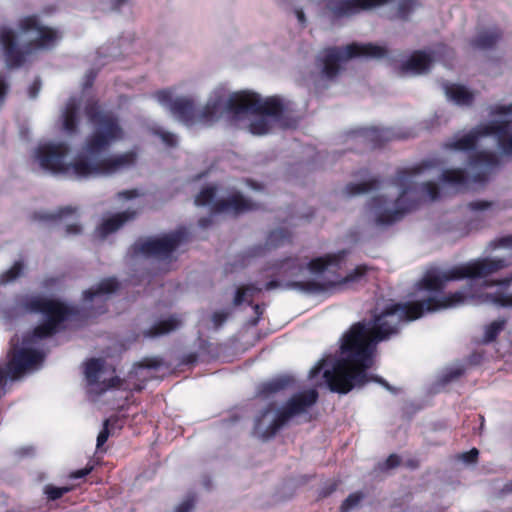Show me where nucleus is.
<instances>
[{
    "label": "nucleus",
    "instance_id": "1a4fd4ad",
    "mask_svg": "<svg viewBox=\"0 0 512 512\" xmlns=\"http://www.w3.org/2000/svg\"><path fill=\"white\" fill-rule=\"evenodd\" d=\"M69 152L70 147L67 143H48L38 147L36 157L40 166L45 170L54 174L74 175L77 178L82 179L74 165L78 158L86 156L85 143L74 159L70 163H67L65 160Z\"/></svg>",
    "mask_w": 512,
    "mask_h": 512
},
{
    "label": "nucleus",
    "instance_id": "4468645a",
    "mask_svg": "<svg viewBox=\"0 0 512 512\" xmlns=\"http://www.w3.org/2000/svg\"><path fill=\"white\" fill-rule=\"evenodd\" d=\"M114 369L105 365L102 359H91L86 363L85 377L90 385H100L99 392L121 386V379L112 376Z\"/></svg>",
    "mask_w": 512,
    "mask_h": 512
},
{
    "label": "nucleus",
    "instance_id": "8fccbe9b",
    "mask_svg": "<svg viewBox=\"0 0 512 512\" xmlns=\"http://www.w3.org/2000/svg\"><path fill=\"white\" fill-rule=\"evenodd\" d=\"M496 247L507 249L509 251V257L512 258V236H506L499 239Z\"/></svg>",
    "mask_w": 512,
    "mask_h": 512
},
{
    "label": "nucleus",
    "instance_id": "c03bdc74",
    "mask_svg": "<svg viewBox=\"0 0 512 512\" xmlns=\"http://www.w3.org/2000/svg\"><path fill=\"white\" fill-rule=\"evenodd\" d=\"M286 240V235L284 233V230L282 228H278L274 230L269 238H268V244L270 246H277L281 243H283Z\"/></svg>",
    "mask_w": 512,
    "mask_h": 512
},
{
    "label": "nucleus",
    "instance_id": "c85d7f7f",
    "mask_svg": "<svg viewBox=\"0 0 512 512\" xmlns=\"http://www.w3.org/2000/svg\"><path fill=\"white\" fill-rule=\"evenodd\" d=\"M344 254L345 252L342 251L337 254H328L324 257L316 258L309 263V270L313 274H322L334 271V269L339 266Z\"/></svg>",
    "mask_w": 512,
    "mask_h": 512
},
{
    "label": "nucleus",
    "instance_id": "774afa93",
    "mask_svg": "<svg viewBox=\"0 0 512 512\" xmlns=\"http://www.w3.org/2000/svg\"><path fill=\"white\" fill-rule=\"evenodd\" d=\"M68 233H73V234H77L80 232V229H79V226L77 225H74V226H68V230H67Z\"/></svg>",
    "mask_w": 512,
    "mask_h": 512
},
{
    "label": "nucleus",
    "instance_id": "ddd939ff",
    "mask_svg": "<svg viewBox=\"0 0 512 512\" xmlns=\"http://www.w3.org/2000/svg\"><path fill=\"white\" fill-rule=\"evenodd\" d=\"M512 281V275L498 282L483 281L481 285H477L472 281L467 285H472L470 293L489 295V298L495 299L484 302L483 304H495L502 307H512V293L507 292V287ZM479 303L478 305H480Z\"/></svg>",
    "mask_w": 512,
    "mask_h": 512
},
{
    "label": "nucleus",
    "instance_id": "aec40b11",
    "mask_svg": "<svg viewBox=\"0 0 512 512\" xmlns=\"http://www.w3.org/2000/svg\"><path fill=\"white\" fill-rule=\"evenodd\" d=\"M228 99H225L224 95H216L211 98L201 111H197L196 122L209 126L216 122L222 113L226 111L232 115L227 109Z\"/></svg>",
    "mask_w": 512,
    "mask_h": 512
},
{
    "label": "nucleus",
    "instance_id": "49530a36",
    "mask_svg": "<svg viewBox=\"0 0 512 512\" xmlns=\"http://www.w3.org/2000/svg\"><path fill=\"white\" fill-rule=\"evenodd\" d=\"M69 491L68 487H53V486H46L45 493L47 494L48 498L55 500L60 498L63 494Z\"/></svg>",
    "mask_w": 512,
    "mask_h": 512
},
{
    "label": "nucleus",
    "instance_id": "79ce46f5",
    "mask_svg": "<svg viewBox=\"0 0 512 512\" xmlns=\"http://www.w3.org/2000/svg\"><path fill=\"white\" fill-rule=\"evenodd\" d=\"M172 96H173V93L169 89L159 90L154 93V97L156 98V100L160 104L169 107V110H171V105L174 102Z\"/></svg>",
    "mask_w": 512,
    "mask_h": 512
},
{
    "label": "nucleus",
    "instance_id": "3c124183",
    "mask_svg": "<svg viewBox=\"0 0 512 512\" xmlns=\"http://www.w3.org/2000/svg\"><path fill=\"white\" fill-rule=\"evenodd\" d=\"M41 89V80L36 78L28 88V95L31 99H35Z\"/></svg>",
    "mask_w": 512,
    "mask_h": 512
},
{
    "label": "nucleus",
    "instance_id": "58836bf2",
    "mask_svg": "<svg viewBox=\"0 0 512 512\" xmlns=\"http://www.w3.org/2000/svg\"><path fill=\"white\" fill-rule=\"evenodd\" d=\"M363 494L356 492L350 494L346 500L343 502L341 506L342 512H351L357 509L360 506L361 501L363 500Z\"/></svg>",
    "mask_w": 512,
    "mask_h": 512
},
{
    "label": "nucleus",
    "instance_id": "9b49d317",
    "mask_svg": "<svg viewBox=\"0 0 512 512\" xmlns=\"http://www.w3.org/2000/svg\"><path fill=\"white\" fill-rule=\"evenodd\" d=\"M258 209V204L241 191L233 189L226 197L218 198L212 206L213 215L237 218Z\"/></svg>",
    "mask_w": 512,
    "mask_h": 512
},
{
    "label": "nucleus",
    "instance_id": "864d4df0",
    "mask_svg": "<svg viewBox=\"0 0 512 512\" xmlns=\"http://www.w3.org/2000/svg\"><path fill=\"white\" fill-rule=\"evenodd\" d=\"M107 425H108V420H106L104 422V428L99 433V435L97 437V448H100L107 441V439L109 437V430L107 428Z\"/></svg>",
    "mask_w": 512,
    "mask_h": 512
},
{
    "label": "nucleus",
    "instance_id": "a19ab883",
    "mask_svg": "<svg viewBox=\"0 0 512 512\" xmlns=\"http://www.w3.org/2000/svg\"><path fill=\"white\" fill-rule=\"evenodd\" d=\"M135 212L123 211L114 214L111 218L104 220L101 224H125L134 218Z\"/></svg>",
    "mask_w": 512,
    "mask_h": 512
},
{
    "label": "nucleus",
    "instance_id": "e433bc0d",
    "mask_svg": "<svg viewBox=\"0 0 512 512\" xmlns=\"http://www.w3.org/2000/svg\"><path fill=\"white\" fill-rule=\"evenodd\" d=\"M24 265L17 261L10 269L0 276V283L7 284L23 274Z\"/></svg>",
    "mask_w": 512,
    "mask_h": 512
},
{
    "label": "nucleus",
    "instance_id": "7ed1b4c3",
    "mask_svg": "<svg viewBox=\"0 0 512 512\" xmlns=\"http://www.w3.org/2000/svg\"><path fill=\"white\" fill-rule=\"evenodd\" d=\"M84 112L95 129L85 139L86 156L78 158L74 165L80 177L111 176L134 167L138 160L135 150L102 156L114 143L124 138V130L117 116L112 112H103L96 101L87 103Z\"/></svg>",
    "mask_w": 512,
    "mask_h": 512
},
{
    "label": "nucleus",
    "instance_id": "a211bd4d",
    "mask_svg": "<svg viewBox=\"0 0 512 512\" xmlns=\"http://www.w3.org/2000/svg\"><path fill=\"white\" fill-rule=\"evenodd\" d=\"M366 271L367 267L364 265H360L356 267L353 272L349 273L342 279L328 280L324 284H319L315 282H294L289 284V287L305 292L323 291L326 290L328 287H334L337 285L357 282L361 277L364 276Z\"/></svg>",
    "mask_w": 512,
    "mask_h": 512
},
{
    "label": "nucleus",
    "instance_id": "603ef678",
    "mask_svg": "<svg viewBox=\"0 0 512 512\" xmlns=\"http://www.w3.org/2000/svg\"><path fill=\"white\" fill-rule=\"evenodd\" d=\"M119 226H98L96 229L97 236L104 239L108 234L113 233Z\"/></svg>",
    "mask_w": 512,
    "mask_h": 512
},
{
    "label": "nucleus",
    "instance_id": "6ab92c4d",
    "mask_svg": "<svg viewBox=\"0 0 512 512\" xmlns=\"http://www.w3.org/2000/svg\"><path fill=\"white\" fill-rule=\"evenodd\" d=\"M482 134L496 136L499 148L504 154L512 155V131L510 120H491L486 123Z\"/></svg>",
    "mask_w": 512,
    "mask_h": 512
},
{
    "label": "nucleus",
    "instance_id": "412c9836",
    "mask_svg": "<svg viewBox=\"0 0 512 512\" xmlns=\"http://www.w3.org/2000/svg\"><path fill=\"white\" fill-rule=\"evenodd\" d=\"M356 137L369 149L380 148L394 138L390 129L377 127L361 128L356 132Z\"/></svg>",
    "mask_w": 512,
    "mask_h": 512
},
{
    "label": "nucleus",
    "instance_id": "bf43d9fd",
    "mask_svg": "<svg viewBox=\"0 0 512 512\" xmlns=\"http://www.w3.org/2000/svg\"><path fill=\"white\" fill-rule=\"evenodd\" d=\"M95 78H96V73L93 70H90L86 74V79H85V83H84L85 88L91 87L93 85Z\"/></svg>",
    "mask_w": 512,
    "mask_h": 512
},
{
    "label": "nucleus",
    "instance_id": "6e6552de",
    "mask_svg": "<svg viewBox=\"0 0 512 512\" xmlns=\"http://www.w3.org/2000/svg\"><path fill=\"white\" fill-rule=\"evenodd\" d=\"M388 50L373 43H350L342 48H328L323 58V74L328 79L335 78L340 71V62L353 58L386 57Z\"/></svg>",
    "mask_w": 512,
    "mask_h": 512
},
{
    "label": "nucleus",
    "instance_id": "338daca9",
    "mask_svg": "<svg viewBox=\"0 0 512 512\" xmlns=\"http://www.w3.org/2000/svg\"><path fill=\"white\" fill-rule=\"evenodd\" d=\"M127 2V0H114L113 8L115 10H119L122 5H124Z\"/></svg>",
    "mask_w": 512,
    "mask_h": 512
},
{
    "label": "nucleus",
    "instance_id": "cd10ccee",
    "mask_svg": "<svg viewBox=\"0 0 512 512\" xmlns=\"http://www.w3.org/2000/svg\"><path fill=\"white\" fill-rule=\"evenodd\" d=\"M444 90L446 96L457 105L471 106L474 102V93L468 90L464 85L445 83Z\"/></svg>",
    "mask_w": 512,
    "mask_h": 512
},
{
    "label": "nucleus",
    "instance_id": "052dcab7",
    "mask_svg": "<svg viewBox=\"0 0 512 512\" xmlns=\"http://www.w3.org/2000/svg\"><path fill=\"white\" fill-rule=\"evenodd\" d=\"M399 464V458L397 455H390L388 459L386 460V466L388 468H394Z\"/></svg>",
    "mask_w": 512,
    "mask_h": 512
},
{
    "label": "nucleus",
    "instance_id": "de8ad7c7",
    "mask_svg": "<svg viewBox=\"0 0 512 512\" xmlns=\"http://www.w3.org/2000/svg\"><path fill=\"white\" fill-rule=\"evenodd\" d=\"M156 133L166 146L175 147L177 145V137L173 133L166 131H157Z\"/></svg>",
    "mask_w": 512,
    "mask_h": 512
},
{
    "label": "nucleus",
    "instance_id": "f8f14e48",
    "mask_svg": "<svg viewBox=\"0 0 512 512\" xmlns=\"http://www.w3.org/2000/svg\"><path fill=\"white\" fill-rule=\"evenodd\" d=\"M17 27L23 34L37 33V37L29 42V47L46 48L53 45L58 38L57 31L43 25L40 17L36 14L21 18Z\"/></svg>",
    "mask_w": 512,
    "mask_h": 512
},
{
    "label": "nucleus",
    "instance_id": "0eeeda50",
    "mask_svg": "<svg viewBox=\"0 0 512 512\" xmlns=\"http://www.w3.org/2000/svg\"><path fill=\"white\" fill-rule=\"evenodd\" d=\"M227 109L233 114V118H240L246 114H258L279 120L285 111V105L278 96L262 99L256 93L242 91L229 96Z\"/></svg>",
    "mask_w": 512,
    "mask_h": 512
},
{
    "label": "nucleus",
    "instance_id": "f704fd0d",
    "mask_svg": "<svg viewBox=\"0 0 512 512\" xmlns=\"http://www.w3.org/2000/svg\"><path fill=\"white\" fill-rule=\"evenodd\" d=\"M505 324V319H497L485 326L482 342L489 343L494 341L497 335L503 330Z\"/></svg>",
    "mask_w": 512,
    "mask_h": 512
},
{
    "label": "nucleus",
    "instance_id": "423d86ee",
    "mask_svg": "<svg viewBox=\"0 0 512 512\" xmlns=\"http://www.w3.org/2000/svg\"><path fill=\"white\" fill-rule=\"evenodd\" d=\"M317 392L315 390L305 391L293 397L283 410L274 408L266 409L256 419L255 433L261 438H270L284 424V422L295 415L301 414L316 402Z\"/></svg>",
    "mask_w": 512,
    "mask_h": 512
},
{
    "label": "nucleus",
    "instance_id": "ea45409f",
    "mask_svg": "<svg viewBox=\"0 0 512 512\" xmlns=\"http://www.w3.org/2000/svg\"><path fill=\"white\" fill-rule=\"evenodd\" d=\"M416 6L415 0H399L398 16L402 20H407Z\"/></svg>",
    "mask_w": 512,
    "mask_h": 512
},
{
    "label": "nucleus",
    "instance_id": "2f4dec72",
    "mask_svg": "<svg viewBox=\"0 0 512 512\" xmlns=\"http://www.w3.org/2000/svg\"><path fill=\"white\" fill-rule=\"evenodd\" d=\"M181 326V321L174 317L159 320L148 330L144 331L146 337H158L177 330Z\"/></svg>",
    "mask_w": 512,
    "mask_h": 512
},
{
    "label": "nucleus",
    "instance_id": "13d9d810",
    "mask_svg": "<svg viewBox=\"0 0 512 512\" xmlns=\"http://www.w3.org/2000/svg\"><path fill=\"white\" fill-rule=\"evenodd\" d=\"M226 319H227V314L224 312H216L213 315V321H214L215 325H217V326H219L223 322H225Z\"/></svg>",
    "mask_w": 512,
    "mask_h": 512
},
{
    "label": "nucleus",
    "instance_id": "f03ea898",
    "mask_svg": "<svg viewBox=\"0 0 512 512\" xmlns=\"http://www.w3.org/2000/svg\"><path fill=\"white\" fill-rule=\"evenodd\" d=\"M84 112L95 129L85 139L86 156L78 158L74 165L80 177L111 176L134 167L138 160L135 150L102 156L114 143L124 138V130L117 116L112 112H103L96 101L87 103Z\"/></svg>",
    "mask_w": 512,
    "mask_h": 512
},
{
    "label": "nucleus",
    "instance_id": "4c0bfd02",
    "mask_svg": "<svg viewBox=\"0 0 512 512\" xmlns=\"http://www.w3.org/2000/svg\"><path fill=\"white\" fill-rule=\"evenodd\" d=\"M260 289L254 285L242 286L238 289L237 294L234 299V303L236 305L241 304L242 302L252 298Z\"/></svg>",
    "mask_w": 512,
    "mask_h": 512
},
{
    "label": "nucleus",
    "instance_id": "473e14b6",
    "mask_svg": "<svg viewBox=\"0 0 512 512\" xmlns=\"http://www.w3.org/2000/svg\"><path fill=\"white\" fill-rule=\"evenodd\" d=\"M218 187L215 184H209L201 188L194 198V204L198 207H209L212 214L213 203L216 202Z\"/></svg>",
    "mask_w": 512,
    "mask_h": 512
},
{
    "label": "nucleus",
    "instance_id": "e2e57ef3",
    "mask_svg": "<svg viewBox=\"0 0 512 512\" xmlns=\"http://www.w3.org/2000/svg\"><path fill=\"white\" fill-rule=\"evenodd\" d=\"M323 360L320 361L315 367H313L310 372H309V376L311 378L315 377L323 368Z\"/></svg>",
    "mask_w": 512,
    "mask_h": 512
},
{
    "label": "nucleus",
    "instance_id": "680f3d73",
    "mask_svg": "<svg viewBox=\"0 0 512 512\" xmlns=\"http://www.w3.org/2000/svg\"><path fill=\"white\" fill-rule=\"evenodd\" d=\"M253 310H254V312L256 314V317L251 320L250 324L254 326V325H256L258 323L263 310L258 305H255L253 307Z\"/></svg>",
    "mask_w": 512,
    "mask_h": 512
},
{
    "label": "nucleus",
    "instance_id": "39448f33",
    "mask_svg": "<svg viewBox=\"0 0 512 512\" xmlns=\"http://www.w3.org/2000/svg\"><path fill=\"white\" fill-rule=\"evenodd\" d=\"M510 265L507 258H484L449 269H431L420 281V287L429 291L443 289L449 281L464 278H484Z\"/></svg>",
    "mask_w": 512,
    "mask_h": 512
},
{
    "label": "nucleus",
    "instance_id": "6e6d98bb",
    "mask_svg": "<svg viewBox=\"0 0 512 512\" xmlns=\"http://www.w3.org/2000/svg\"><path fill=\"white\" fill-rule=\"evenodd\" d=\"M478 456V450L473 448L469 452L463 453L460 458L466 463H473Z\"/></svg>",
    "mask_w": 512,
    "mask_h": 512
},
{
    "label": "nucleus",
    "instance_id": "c9c22d12",
    "mask_svg": "<svg viewBox=\"0 0 512 512\" xmlns=\"http://www.w3.org/2000/svg\"><path fill=\"white\" fill-rule=\"evenodd\" d=\"M270 129H271V124L264 117L254 119L249 124V131L253 135H258V136L265 135L270 131Z\"/></svg>",
    "mask_w": 512,
    "mask_h": 512
},
{
    "label": "nucleus",
    "instance_id": "09e8293b",
    "mask_svg": "<svg viewBox=\"0 0 512 512\" xmlns=\"http://www.w3.org/2000/svg\"><path fill=\"white\" fill-rule=\"evenodd\" d=\"M193 507L194 501L192 498L188 497L175 507L174 512H192Z\"/></svg>",
    "mask_w": 512,
    "mask_h": 512
},
{
    "label": "nucleus",
    "instance_id": "4be33fe9",
    "mask_svg": "<svg viewBox=\"0 0 512 512\" xmlns=\"http://www.w3.org/2000/svg\"><path fill=\"white\" fill-rule=\"evenodd\" d=\"M486 127L485 124H481L475 128H473L471 131H469L464 136L451 140L445 143V148L449 150H457V151H472L475 150L478 144V141L482 137L489 136V134H482L484 131V128Z\"/></svg>",
    "mask_w": 512,
    "mask_h": 512
},
{
    "label": "nucleus",
    "instance_id": "393cba45",
    "mask_svg": "<svg viewBox=\"0 0 512 512\" xmlns=\"http://www.w3.org/2000/svg\"><path fill=\"white\" fill-rule=\"evenodd\" d=\"M432 63L430 54L416 50L411 56L401 64L400 71L402 74L412 72L414 74H422L426 72Z\"/></svg>",
    "mask_w": 512,
    "mask_h": 512
},
{
    "label": "nucleus",
    "instance_id": "2eb2a0df",
    "mask_svg": "<svg viewBox=\"0 0 512 512\" xmlns=\"http://www.w3.org/2000/svg\"><path fill=\"white\" fill-rule=\"evenodd\" d=\"M0 45L9 68H19L25 63L29 50L18 45V36L14 30L6 26L0 27Z\"/></svg>",
    "mask_w": 512,
    "mask_h": 512
},
{
    "label": "nucleus",
    "instance_id": "f3484780",
    "mask_svg": "<svg viewBox=\"0 0 512 512\" xmlns=\"http://www.w3.org/2000/svg\"><path fill=\"white\" fill-rule=\"evenodd\" d=\"M468 164L472 168H484L472 176V181L475 183H485L488 181L490 172L500 166V158L494 152L482 150L469 155Z\"/></svg>",
    "mask_w": 512,
    "mask_h": 512
},
{
    "label": "nucleus",
    "instance_id": "0e129e2a",
    "mask_svg": "<svg viewBox=\"0 0 512 512\" xmlns=\"http://www.w3.org/2000/svg\"><path fill=\"white\" fill-rule=\"evenodd\" d=\"M90 471H91V468H89V469H87V468L81 469V470H78L75 473H73L71 476L73 478H81V477L86 476Z\"/></svg>",
    "mask_w": 512,
    "mask_h": 512
},
{
    "label": "nucleus",
    "instance_id": "4d7b16f0",
    "mask_svg": "<svg viewBox=\"0 0 512 512\" xmlns=\"http://www.w3.org/2000/svg\"><path fill=\"white\" fill-rule=\"evenodd\" d=\"M284 386V383L279 380L271 381L263 385L264 390L267 392H275L281 389Z\"/></svg>",
    "mask_w": 512,
    "mask_h": 512
},
{
    "label": "nucleus",
    "instance_id": "5fc2aeb1",
    "mask_svg": "<svg viewBox=\"0 0 512 512\" xmlns=\"http://www.w3.org/2000/svg\"><path fill=\"white\" fill-rule=\"evenodd\" d=\"M491 203L487 201H473L469 203V208L473 211H483L490 207Z\"/></svg>",
    "mask_w": 512,
    "mask_h": 512
},
{
    "label": "nucleus",
    "instance_id": "7c9ffc66",
    "mask_svg": "<svg viewBox=\"0 0 512 512\" xmlns=\"http://www.w3.org/2000/svg\"><path fill=\"white\" fill-rule=\"evenodd\" d=\"M440 180L453 187L463 188L469 184L470 176L465 169L448 168L442 171Z\"/></svg>",
    "mask_w": 512,
    "mask_h": 512
},
{
    "label": "nucleus",
    "instance_id": "37998d69",
    "mask_svg": "<svg viewBox=\"0 0 512 512\" xmlns=\"http://www.w3.org/2000/svg\"><path fill=\"white\" fill-rule=\"evenodd\" d=\"M512 114V104L509 105H492L489 107V115L490 116H499V115H507Z\"/></svg>",
    "mask_w": 512,
    "mask_h": 512
},
{
    "label": "nucleus",
    "instance_id": "20e7f679",
    "mask_svg": "<svg viewBox=\"0 0 512 512\" xmlns=\"http://www.w3.org/2000/svg\"><path fill=\"white\" fill-rule=\"evenodd\" d=\"M420 171V167L404 168L397 171L393 182L401 188V193L394 201H389L383 195L371 198L369 207L376 215V224H394L401 221L406 214L415 210L419 202L416 199H411L410 194L416 192L418 188L430 200L439 199L440 188L435 182L427 181L418 186L411 181V178Z\"/></svg>",
    "mask_w": 512,
    "mask_h": 512
},
{
    "label": "nucleus",
    "instance_id": "c756f323",
    "mask_svg": "<svg viewBox=\"0 0 512 512\" xmlns=\"http://www.w3.org/2000/svg\"><path fill=\"white\" fill-rule=\"evenodd\" d=\"M67 218L76 221L78 219V208L72 206L59 207L54 212H36L34 220L40 222L55 223Z\"/></svg>",
    "mask_w": 512,
    "mask_h": 512
},
{
    "label": "nucleus",
    "instance_id": "bb28decb",
    "mask_svg": "<svg viewBox=\"0 0 512 512\" xmlns=\"http://www.w3.org/2000/svg\"><path fill=\"white\" fill-rule=\"evenodd\" d=\"M118 283L115 279H105L90 288L84 293V301L88 306L89 302L103 303L107 296L117 289Z\"/></svg>",
    "mask_w": 512,
    "mask_h": 512
},
{
    "label": "nucleus",
    "instance_id": "b1692460",
    "mask_svg": "<svg viewBox=\"0 0 512 512\" xmlns=\"http://www.w3.org/2000/svg\"><path fill=\"white\" fill-rule=\"evenodd\" d=\"M79 110V101L76 98L71 97L67 101L62 114V128L64 132L70 136L76 135L79 132Z\"/></svg>",
    "mask_w": 512,
    "mask_h": 512
},
{
    "label": "nucleus",
    "instance_id": "a878e982",
    "mask_svg": "<svg viewBox=\"0 0 512 512\" xmlns=\"http://www.w3.org/2000/svg\"><path fill=\"white\" fill-rule=\"evenodd\" d=\"M502 37V29L498 26H492L479 31L471 40V45L481 50L493 49Z\"/></svg>",
    "mask_w": 512,
    "mask_h": 512
},
{
    "label": "nucleus",
    "instance_id": "9d476101",
    "mask_svg": "<svg viewBox=\"0 0 512 512\" xmlns=\"http://www.w3.org/2000/svg\"><path fill=\"white\" fill-rule=\"evenodd\" d=\"M181 243L179 234L161 237H147L137 240L133 246L137 255L157 260H171L172 254Z\"/></svg>",
    "mask_w": 512,
    "mask_h": 512
},
{
    "label": "nucleus",
    "instance_id": "a18cd8bd",
    "mask_svg": "<svg viewBox=\"0 0 512 512\" xmlns=\"http://www.w3.org/2000/svg\"><path fill=\"white\" fill-rule=\"evenodd\" d=\"M9 89L10 84L8 81V77L5 74L0 73V107L5 102Z\"/></svg>",
    "mask_w": 512,
    "mask_h": 512
},
{
    "label": "nucleus",
    "instance_id": "5701e85b",
    "mask_svg": "<svg viewBox=\"0 0 512 512\" xmlns=\"http://www.w3.org/2000/svg\"><path fill=\"white\" fill-rule=\"evenodd\" d=\"M170 112L187 126L196 123L197 109L191 98L180 97L175 99Z\"/></svg>",
    "mask_w": 512,
    "mask_h": 512
},
{
    "label": "nucleus",
    "instance_id": "69168bd1",
    "mask_svg": "<svg viewBox=\"0 0 512 512\" xmlns=\"http://www.w3.org/2000/svg\"><path fill=\"white\" fill-rule=\"evenodd\" d=\"M296 15H297L299 22L301 24H304L306 21L304 12L302 10H297Z\"/></svg>",
    "mask_w": 512,
    "mask_h": 512
},
{
    "label": "nucleus",
    "instance_id": "72a5a7b5",
    "mask_svg": "<svg viewBox=\"0 0 512 512\" xmlns=\"http://www.w3.org/2000/svg\"><path fill=\"white\" fill-rule=\"evenodd\" d=\"M379 186V180L376 178L369 179L368 181L360 182V183H349L346 185L344 189V193L347 196H355L359 194H364L370 192L372 190L377 189Z\"/></svg>",
    "mask_w": 512,
    "mask_h": 512
},
{
    "label": "nucleus",
    "instance_id": "dca6fc26",
    "mask_svg": "<svg viewBox=\"0 0 512 512\" xmlns=\"http://www.w3.org/2000/svg\"><path fill=\"white\" fill-rule=\"evenodd\" d=\"M390 0H337L328 3V9L336 19L351 17L360 11L384 5Z\"/></svg>",
    "mask_w": 512,
    "mask_h": 512
},
{
    "label": "nucleus",
    "instance_id": "f257e3e1",
    "mask_svg": "<svg viewBox=\"0 0 512 512\" xmlns=\"http://www.w3.org/2000/svg\"><path fill=\"white\" fill-rule=\"evenodd\" d=\"M472 285L449 295L434 296L408 304H394L375 316L373 324L359 322L354 324L343 336L342 357L331 369L324 372V378L331 391L347 393L355 387H361L370 381H376L388 388V384L377 377L369 376L366 370L372 365L374 344L386 339L398 331L403 321H412L425 312H437L456 308L465 303L479 304L493 300L489 295L470 293Z\"/></svg>",
    "mask_w": 512,
    "mask_h": 512
}]
</instances>
